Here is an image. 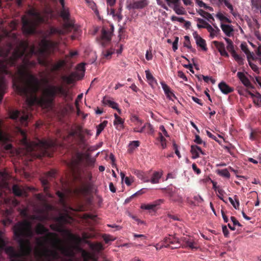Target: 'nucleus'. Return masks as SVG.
Here are the masks:
<instances>
[{"label":"nucleus","instance_id":"nucleus-2","mask_svg":"<svg viewBox=\"0 0 261 261\" xmlns=\"http://www.w3.org/2000/svg\"><path fill=\"white\" fill-rule=\"evenodd\" d=\"M21 134L24 137L23 141L26 145L27 152L32 157L31 160L44 156H51L57 145L55 141L51 140H38L36 142H28L24 133L22 132Z\"/></svg>","mask_w":261,"mask_h":261},{"label":"nucleus","instance_id":"nucleus-56","mask_svg":"<svg viewBox=\"0 0 261 261\" xmlns=\"http://www.w3.org/2000/svg\"><path fill=\"white\" fill-rule=\"evenodd\" d=\"M219 2L222 3L223 2L225 5L230 10H233L232 6L230 4V3L227 0H218Z\"/></svg>","mask_w":261,"mask_h":261},{"label":"nucleus","instance_id":"nucleus-52","mask_svg":"<svg viewBox=\"0 0 261 261\" xmlns=\"http://www.w3.org/2000/svg\"><path fill=\"white\" fill-rule=\"evenodd\" d=\"M217 17L221 20V21H224L225 22H230L229 19L226 17V16H224L222 14L218 13L217 15Z\"/></svg>","mask_w":261,"mask_h":261},{"label":"nucleus","instance_id":"nucleus-19","mask_svg":"<svg viewBox=\"0 0 261 261\" xmlns=\"http://www.w3.org/2000/svg\"><path fill=\"white\" fill-rule=\"evenodd\" d=\"M134 173L137 175L139 179H141L144 182H149L150 179L147 175V173L146 172L136 170L134 171Z\"/></svg>","mask_w":261,"mask_h":261},{"label":"nucleus","instance_id":"nucleus-23","mask_svg":"<svg viewBox=\"0 0 261 261\" xmlns=\"http://www.w3.org/2000/svg\"><path fill=\"white\" fill-rule=\"evenodd\" d=\"M45 93L48 97V99L49 100V102H52L53 98L57 95V92L55 89L54 88V86H51L49 89L46 90Z\"/></svg>","mask_w":261,"mask_h":261},{"label":"nucleus","instance_id":"nucleus-28","mask_svg":"<svg viewBox=\"0 0 261 261\" xmlns=\"http://www.w3.org/2000/svg\"><path fill=\"white\" fill-rule=\"evenodd\" d=\"M35 230L36 233L38 234H43L48 232V229L41 223L37 225Z\"/></svg>","mask_w":261,"mask_h":261},{"label":"nucleus","instance_id":"nucleus-3","mask_svg":"<svg viewBox=\"0 0 261 261\" xmlns=\"http://www.w3.org/2000/svg\"><path fill=\"white\" fill-rule=\"evenodd\" d=\"M28 13L32 17V18H28L26 16L21 17L22 23V30L23 33L27 35L34 34L36 33V28L38 25L43 22L44 19L40 12L34 8H30Z\"/></svg>","mask_w":261,"mask_h":261},{"label":"nucleus","instance_id":"nucleus-54","mask_svg":"<svg viewBox=\"0 0 261 261\" xmlns=\"http://www.w3.org/2000/svg\"><path fill=\"white\" fill-rule=\"evenodd\" d=\"M113 52L109 50H104L102 51L103 56L107 59L110 58Z\"/></svg>","mask_w":261,"mask_h":261},{"label":"nucleus","instance_id":"nucleus-7","mask_svg":"<svg viewBox=\"0 0 261 261\" xmlns=\"http://www.w3.org/2000/svg\"><path fill=\"white\" fill-rule=\"evenodd\" d=\"M111 31L109 30H106L105 28H102L101 30V36L99 38V43L103 47L107 46L111 41L112 33L114 30L113 25L111 27Z\"/></svg>","mask_w":261,"mask_h":261},{"label":"nucleus","instance_id":"nucleus-37","mask_svg":"<svg viewBox=\"0 0 261 261\" xmlns=\"http://www.w3.org/2000/svg\"><path fill=\"white\" fill-rule=\"evenodd\" d=\"M213 43L217 48L219 52L221 50H225V45L223 42H219L217 41H214L213 42Z\"/></svg>","mask_w":261,"mask_h":261},{"label":"nucleus","instance_id":"nucleus-14","mask_svg":"<svg viewBox=\"0 0 261 261\" xmlns=\"http://www.w3.org/2000/svg\"><path fill=\"white\" fill-rule=\"evenodd\" d=\"M218 87L221 91L225 94H228L233 91V88L229 86L224 82L220 83L218 85Z\"/></svg>","mask_w":261,"mask_h":261},{"label":"nucleus","instance_id":"nucleus-42","mask_svg":"<svg viewBox=\"0 0 261 261\" xmlns=\"http://www.w3.org/2000/svg\"><path fill=\"white\" fill-rule=\"evenodd\" d=\"M196 2L199 5V7H204L205 9H206L210 11H213V8L212 7L207 6L203 2L200 1L199 0H196Z\"/></svg>","mask_w":261,"mask_h":261},{"label":"nucleus","instance_id":"nucleus-20","mask_svg":"<svg viewBox=\"0 0 261 261\" xmlns=\"http://www.w3.org/2000/svg\"><path fill=\"white\" fill-rule=\"evenodd\" d=\"M115 120L114 125L116 126V128L121 129L123 128L124 120L120 117L117 114H114Z\"/></svg>","mask_w":261,"mask_h":261},{"label":"nucleus","instance_id":"nucleus-18","mask_svg":"<svg viewBox=\"0 0 261 261\" xmlns=\"http://www.w3.org/2000/svg\"><path fill=\"white\" fill-rule=\"evenodd\" d=\"M237 76L242 83L247 87H251V84L249 79L245 75L244 73L242 72H238Z\"/></svg>","mask_w":261,"mask_h":261},{"label":"nucleus","instance_id":"nucleus-40","mask_svg":"<svg viewBox=\"0 0 261 261\" xmlns=\"http://www.w3.org/2000/svg\"><path fill=\"white\" fill-rule=\"evenodd\" d=\"M218 173L223 177L229 178L230 173L227 169H224L222 170H219L218 171Z\"/></svg>","mask_w":261,"mask_h":261},{"label":"nucleus","instance_id":"nucleus-13","mask_svg":"<svg viewBox=\"0 0 261 261\" xmlns=\"http://www.w3.org/2000/svg\"><path fill=\"white\" fill-rule=\"evenodd\" d=\"M164 201V200L163 199H158L151 204H142L141 206V208L144 210H154L157 206L160 205L161 204L163 203Z\"/></svg>","mask_w":261,"mask_h":261},{"label":"nucleus","instance_id":"nucleus-11","mask_svg":"<svg viewBox=\"0 0 261 261\" xmlns=\"http://www.w3.org/2000/svg\"><path fill=\"white\" fill-rule=\"evenodd\" d=\"M227 50L231 53L232 56L234 58V60L238 62L239 65H242L244 64V59L243 58L238 55L234 49L233 44H228L227 46Z\"/></svg>","mask_w":261,"mask_h":261},{"label":"nucleus","instance_id":"nucleus-39","mask_svg":"<svg viewBox=\"0 0 261 261\" xmlns=\"http://www.w3.org/2000/svg\"><path fill=\"white\" fill-rule=\"evenodd\" d=\"M77 129L79 130V133H78V135L77 137L79 139L80 142L84 144L85 142V136L81 133L82 131V127L81 126H78Z\"/></svg>","mask_w":261,"mask_h":261},{"label":"nucleus","instance_id":"nucleus-50","mask_svg":"<svg viewBox=\"0 0 261 261\" xmlns=\"http://www.w3.org/2000/svg\"><path fill=\"white\" fill-rule=\"evenodd\" d=\"M95 162V160L94 159H92L89 157H88L86 159L87 165L89 167H93L94 165Z\"/></svg>","mask_w":261,"mask_h":261},{"label":"nucleus","instance_id":"nucleus-29","mask_svg":"<svg viewBox=\"0 0 261 261\" xmlns=\"http://www.w3.org/2000/svg\"><path fill=\"white\" fill-rule=\"evenodd\" d=\"M195 41H196V43L197 45V46L201 47L203 50L206 51L207 50V48L206 47V41L204 39H203V38H202L201 37Z\"/></svg>","mask_w":261,"mask_h":261},{"label":"nucleus","instance_id":"nucleus-33","mask_svg":"<svg viewBox=\"0 0 261 261\" xmlns=\"http://www.w3.org/2000/svg\"><path fill=\"white\" fill-rule=\"evenodd\" d=\"M162 176V174L160 173L159 172H154L152 176L150 179V182L152 184H157L159 183V180Z\"/></svg>","mask_w":261,"mask_h":261},{"label":"nucleus","instance_id":"nucleus-4","mask_svg":"<svg viewBox=\"0 0 261 261\" xmlns=\"http://www.w3.org/2000/svg\"><path fill=\"white\" fill-rule=\"evenodd\" d=\"M60 14L64 21L63 29H59L57 28L50 27L48 30L49 36L55 34L58 35H63L65 33L70 32L74 29V24L72 21L69 19V12L67 9L65 8V6L64 7H62Z\"/></svg>","mask_w":261,"mask_h":261},{"label":"nucleus","instance_id":"nucleus-17","mask_svg":"<svg viewBox=\"0 0 261 261\" xmlns=\"http://www.w3.org/2000/svg\"><path fill=\"white\" fill-rule=\"evenodd\" d=\"M191 152L192 154L193 159H197L199 156V153L200 152L201 154H204L201 148L197 145H191Z\"/></svg>","mask_w":261,"mask_h":261},{"label":"nucleus","instance_id":"nucleus-12","mask_svg":"<svg viewBox=\"0 0 261 261\" xmlns=\"http://www.w3.org/2000/svg\"><path fill=\"white\" fill-rule=\"evenodd\" d=\"M12 191L13 194L16 196L20 197L23 196L27 197L28 196L27 191L17 185H14L13 186Z\"/></svg>","mask_w":261,"mask_h":261},{"label":"nucleus","instance_id":"nucleus-36","mask_svg":"<svg viewBox=\"0 0 261 261\" xmlns=\"http://www.w3.org/2000/svg\"><path fill=\"white\" fill-rule=\"evenodd\" d=\"M198 13L201 16L207 19L208 21H210L211 19L214 20V17L211 14L203 10H199Z\"/></svg>","mask_w":261,"mask_h":261},{"label":"nucleus","instance_id":"nucleus-44","mask_svg":"<svg viewBox=\"0 0 261 261\" xmlns=\"http://www.w3.org/2000/svg\"><path fill=\"white\" fill-rule=\"evenodd\" d=\"M228 199H229V202L231 203V204L234 207V208H235L236 209H238L239 208V200L238 199H236V198L234 199L236 202H234L233 201V199L232 198H231V197H229Z\"/></svg>","mask_w":261,"mask_h":261},{"label":"nucleus","instance_id":"nucleus-1","mask_svg":"<svg viewBox=\"0 0 261 261\" xmlns=\"http://www.w3.org/2000/svg\"><path fill=\"white\" fill-rule=\"evenodd\" d=\"M16 45L12 52L13 45L9 44L0 47V102L5 93V81L3 73L7 74V66H17L18 78L13 82V87L19 94L26 98L30 106L37 103L41 107H46L50 103L49 100L43 97L38 98L37 93L41 87L39 79L33 74L30 69L34 67L37 63L46 66L47 61L45 55L53 51L57 45L55 41L45 39L41 40L39 48L34 45L30 46L27 40H20L13 34Z\"/></svg>","mask_w":261,"mask_h":261},{"label":"nucleus","instance_id":"nucleus-51","mask_svg":"<svg viewBox=\"0 0 261 261\" xmlns=\"http://www.w3.org/2000/svg\"><path fill=\"white\" fill-rule=\"evenodd\" d=\"M249 65L251 69L255 72L259 73V69L256 65L249 61Z\"/></svg>","mask_w":261,"mask_h":261},{"label":"nucleus","instance_id":"nucleus-22","mask_svg":"<svg viewBox=\"0 0 261 261\" xmlns=\"http://www.w3.org/2000/svg\"><path fill=\"white\" fill-rule=\"evenodd\" d=\"M221 28L225 34L228 37H230L233 31L232 27L228 24L221 23Z\"/></svg>","mask_w":261,"mask_h":261},{"label":"nucleus","instance_id":"nucleus-30","mask_svg":"<svg viewBox=\"0 0 261 261\" xmlns=\"http://www.w3.org/2000/svg\"><path fill=\"white\" fill-rule=\"evenodd\" d=\"M175 245V244H178L179 245L178 246H171V249H176L180 247V239H179L178 238L176 237L175 236H172L171 238V241H170V245Z\"/></svg>","mask_w":261,"mask_h":261},{"label":"nucleus","instance_id":"nucleus-63","mask_svg":"<svg viewBox=\"0 0 261 261\" xmlns=\"http://www.w3.org/2000/svg\"><path fill=\"white\" fill-rule=\"evenodd\" d=\"M230 219H231V221L232 222L233 225H234V226L238 225L239 226H242L241 223L237 220V219L234 217L231 216L230 217Z\"/></svg>","mask_w":261,"mask_h":261},{"label":"nucleus","instance_id":"nucleus-57","mask_svg":"<svg viewBox=\"0 0 261 261\" xmlns=\"http://www.w3.org/2000/svg\"><path fill=\"white\" fill-rule=\"evenodd\" d=\"M83 93L79 94L77 96V97L75 100V105L76 108V109H78L79 110V101L82 99V98H83Z\"/></svg>","mask_w":261,"mask_h":261},{"label":"nucleus","instance_id":"nucleus-35","mask_svg":"<svg viewBox=\"0 0 261 261\" xmlns=\"http://www.w3.org/2000/svg\"><path fill=\"white\" fill-rule=\"evenodd\" d=\"M108 121L107 120L103 121L102 122L97 125L96 126V136H98L101 132L103 130L105 127L107 126Z\"/></svg>","mask_w":261,"mask_h":261},{"label":"nucleus","instance_id":"nucleus-10","mask_svg":"<svg viewBox=\"0 0 261 261\" xmlns=\"http://www.w3.org/2000/svg\"><path fill=\"white\" fill-rule=\"evenodd\" d=\"M180 247L182 248L189 247L191 249H197V247L195 246V242L191 238L185 237L180 239Z\"/></svg>","mask_w":261,"mask_h":261},{"label":"nucleus","instance_id":"nucleus-49","mask_svg":"<svg viewBox=\"0 0 261 261\" xmlns=\"http://www.w3.org/2000/svg\"><path fill=\"white\" fill-rule=\"evenodd\" d=\"M169 7L172 5H178L180 3V0H165Z\"/></svg>","mask_w":261,"mask_h":261},{"label":"nucleus","instance_id":"nucleus-62","mask_svg":"<svg viewBox=\"0 0 261 261\" xmlns=\"http://www.w3.org/2000/svg\"><path fill=\"white\" fill-rule=\"evenodd\" d=\"M77 55V51L70 50L69 54L66 56V58H71Z\"/></svg>","mask_w":261,"mask_h":261},{"label":"nucleus","instance_id":"nucleus-53","mask_svg":"<svg viewBox=\"0 0 261 261\" xmlns=\"http://www.w3.org/2000/svg\"><path fill=\"white\" fill-rule=\"evenodd\" d=\"M123 18V15L120 12L117 11H115V18L114 19H117L118 22H120L122 20Z\"/></svg>","mask_w":261,"mask_h":261},{"label":"nucleus","instance_id":"nucleus-8","mask_svg":"<svg viewBox=\"0 0 261 261\" xmlns=\"http://www.w3.org/2000/svg\"><path fill=\"white\" fill-rule=\"evenodd\" d=\"M92 190V185L88 184L82 186L80 188H76L73 190V194L77 197L81 196H85L89 194Z\"/></svg>","mask_w":261,"mask_h":261},{"label":"nucleus","instance_id":"nucleus-24","mask_svg":"<svg viewBox=\"0 0 261 261\" xmlns=\"http://www.w3.org/2000/svg\"><path fill=\"white\" fill-rule=\"evenodd\" d=\"M76 76L77 75L75 72H72L69 76H63L62 79L68 84H70L74 82L75 79L76 77Z\"/></svg>","mask_w":261,"mask_h":261},{"label":"nucleus","instance_id":"nucleus-64","mask_svg":"<svg viewBox=\"0 0 261 261\" xmlns=\"http://www.w3.org/2000/svg\"><path fill=\"white\" fill-rule=\"evenodd\" d=\"M140 145V142L139 141H133L130 142L129 145L132 148H136L138 147Z\"/></svg>","mask_w":261,"mask_h":261},{"label":"nucleus","instance_id":"nucleus-27","mask_svg":"<svg viewBox=\"0 0 261 261\" xmlns=\"http://www.w3.org/2000/svg\"><path fill=\"white\" fill-rule=\"evenodd\" d=\"M45 255L47 257H51L53 259H58L59 257L58 253L55 250L46 249Z\"/></svg>","mask_w":261,"mask_h":261},{"label":"nucleus","instance_id":"nucleus-16","mask_svg":"<svg viewBox=\"0 0 261 261\" xmlns=\"http://www.w3.org/2000/svg\"><path fill=\"white\" fill-rule=\"evenodd\" d=\"M20 214L23 218H28L29 217L32 220H41V217L40 216L31 215V216H29V214H28V210L27 208H24L20 210Z\"/></svg>","mask_w":261,"mask_h":261},{"label":"nucleus","instance_id":"nucleus-26","mask_svg":"<svg viewBox=\"0 0 261 261\" xmlns=\"http://www.w3.org/2000/svg\"><path fill=\"white\" fill-rule=\"evenodd\" d=\"M51 238L54 242L56 245H58L60 243V240L56 237V234L53 232H48L46 236L44 237V239L46 241L48 240Z\"/></svg>","mask_w":261,"mask_h":261},{"label":"nucleus","instance_id":"nucleus-58","mask_svg":"<svg viewBox=\"0 0 261 261\" xmlns=\"http://www.w3.org/2000/svg\"><path fill=\"white\" fill-rule=\"evenodd\" d=\"M251 3L253 6L257 8L261 7V0H251Z\"/></svg>","mask_w":261,"mask_h":261},{"label":"nucleus","instance_id":"nucleus-55","mask_svg":"<svg viewBox=\"0 0 261 261\" xmlns=\"http://www.w3.org/2000/svg\"><path fill=\"white\" fill-rule=\"evenodd\" d=\"M241 48L245 53V54L250 53V51L246 43H242L241 44Z\"/></svg>","mask_w":261,"mask_h":261},{"label":"nucleus","instance_id":"nucleus-21","mask_svg":"<svg viewBox=\"0 0 261 261\" xmlns=\"http://www.w3.org/2000/svg\"><path fill=\"white\" fill-rule=\"evenodd\" d=\"M102 101H103V103L104 105H108L110 107H111L114 109L117 110L119 113H121L120 109H119L118 108V105L117 103H116L115 102L112 101L109 99L106 98H105L103 99Z\"/></svg>","mask_w":261,"mask_h":261},{"label":"nucleus","instance_id":"nucleus-25","mask_svg":"<svg viewBox=\"0 0 261 261\" xmlns=\"http://www.w3.org/2000/svg\"><path fill=\"white\" fill-rule=\"evenodd\" d=\"M147 5V3L146 0H140L135 2L132 5L133 9H142Z\"/></svg>","mask_w":261,"mask_h":261},{"label":"nucleus","instance_id":"nucleus-46","mask_svg":"<svg viewBox=\"0 0 261 261\" xmlns=\"http://www.w3.org/2000/svg\"><path fill=\"white\" fill-rule=\"evenodd\" d=\"M56 194L60 198V202L62 203H64L65 202V195L64 193L60 191H57Z\"/></svg>","mask_w":261,"mask_h":261},{"label":"nucleus","instance_id":"nucleus-38","mask_svg":"<svg viewBox=\"0 0 261 261\" xmlns=\"http://www.w3.org/2000/svg\"><path fill=\"white\" fill-rule=\"evenodd\" d=\"M171 238V235H169L168 237H166L164 239V240L162 242V243L164 244V247L171 248V246H170Z\"/></svg>","mask_w":261,"mask_h":261},{"label":"nucleus","instance_id":"nucleus-45","mask_svg":"<svg viewBox=\"0 0 261 261\" xmlns=\"http://www.w3.org/2000/svg\"><path fill=\"white\" fill-rule=\"evenodd\" d=\"M173 6V9L175 11L176 13L178 15H182L184 14V10L179 8V4L178 5H172Z\"/></svg>","mask_w":261,"mask_h":261},{"label":"nucleus","instance_id":"nucleus-31","mask_svg":"<svg viewBox=\"0 0 261 261\" xmlns=\"http://www.w3.org/2000/svg\"><path fill=\"white\" fill-rule=\"evenodd\" d=\"M89 246L91 249L96 251H100L103 249V245L101 243H91Z\"/></svg>","mask_w":261,"mask_h":261},{"label":"nucleus","instance_id":"nucleus-5","mask_svg":"<svg viewBox=\"0 0 261 261\" xmlns=\"http://www.w3.org/2000/svg\"><path fill=\"white\" fill-rule=\"evenodd\" d=\"M29 116L30 114L28 112H20L18 110L10 112V117L12 119L16 120L18 119L20 123L25 126L28 125Z\"/></svg>","mask_w":261,"mask_h":261},{"label":"nucleus","instance_id":"nucleus-43","mask_svg":"<svg viewBox=\"0 0 261 261\" xmlns=\"http://www.w3.org/2000/svg\"><path fill=\"white\" fill-rule=\"evenodd\" d=\"M161 85H162L163 89L164 90L165 94L166 95H169L168 94L169 93L170 94V91H171L169 87L167 84H166L164 82H161Z\"/></svg>","mask_w":261,"mask_h":261},{"label":"nucleus","instance_id":"nucleus-15","mask_svg":"<svg viewBox=\"0 0 261 261\" xmlns=\"http://www.w3.org/2000/svg\"><path fill=\"white\" fill-rule=\"evenodd\" d=\"M66 64V61L64 60H60L57 63L50 64V71L51 72L57 71L60 70Z\"/></svg>","mask_w":261,"mask_h":261},{"label":"nucleus","instance_id":"nucleus-41","mask_svg":"<svg viewBox=\"0 0 261 261\" xmlns=\"http://www.w3.org/2000/svg\"><path fill=\"white\" fill-rule=\"evenodd\" d=\"M159 141L161 142V146L163 149L165 148L166 147V139L164 138V137L163 136L162 134L161 133H159Z\"/></svg>","mask_w":261,"mask_h":261},{"label":"nucleus","instance_id":"nucleus-34","mask_svg":"<svg viewBox=\"0 0 261 261\" xmlns=\"http://www.w3.org/2000/svg\"><path fill=\"white\" fill-rule=\"evenodd\" d=\"M184 38H185V42L184 43V46L185 47H186L188 48L191 49V50L192 52L195 53L196 51V50H195V49L193 48L192 47V45L191 44V42L190 40V37L188 36H185L184 37Z\"/></svg>","mask_w":261,"mask_h":261},{"label":"nucleus","instance_id":"nucleus-6","mask_svg":"<svg viewBox=\"0 0 261 261\" xmlns=\"http://www.w3.org/2000/svg\"><path fill=\"white\" fill-rule=\"evenodd\" d=\"M197 21L198 22L202 23L204 25H201L197 24V26L198 29L205 28L207 31L210 33V37L213 38L215 36H217L220 32V29L216 25L214 27L216 29H214L209 23L201 18H197Z\"/></svg>","mask_w":261,"mask_h":261},{"label":"nucleus","instance_id":"nucleus-61","mask_svg":"<svg viewBox=\"0 0 261 261\" xmlns=\"http://www.w3.org/2000/svg\"><path fill=\"white\" fill-rule=\"evenodd\" d=\"M82 254L84 258V261H88L90 257V254L85 250H83Z\"/></svg>","mask_w":261,"mask_h":261},{"label":"nucleus","instance_id":"nucleus-59","mask_svg":"<svg viewBox=\"0 0 261 261\" xmlns=\"http://www.w3.org/2000/svg\"><path fill=\"white\" fill-rule=\"evenodd\" d=\"M173 147L174 150H175V154L177 155L178 158H180L181 155H180V152L178 149V145L175 142H173Z\"/></svg>","mask_w":261,"mask_h":261},{"label":"nucleus","instance_id":"nucleus-9","mask_svg":"<svg viewBox=\"0 0 261 261\" xmlns=\"http://www.w3.org/2000/svg\"><path fill=\"white\" fill-rule=\"evenodd\" d=\"M54 88L55 89L57 92V95L63 97L66 102L72 99V96L71 94H69V91L64 89L62 86H54Z\"/></svg>","mask_w":261,"mask_h":261},{"label":"nucleus","instance_id":"nucleus-32","mask_svg":"<svg viewBox=\"0 0 261 261\" xmlns=\"http://www.w3.org/2000/svg\"><path fill=\"white\" fill-rule=\"evenodd\" d=\"M146 77L147 80L149 81V83L152 86H153L154 84H156V81L151 73L148 70L145 71Z\"/></svg>","mask_w":261,"mask_h":261},{"label":"nucleus","instance_id":"nucleus-48","mask_svg":"<svg viewBox=\"0 0 261 261\" xmlns=\"http://www.w3.org/2000/svg\"><path fill=\"white\" fill-rule=\"evenodd\" d=\"M41 183L44 187V190L45 192H47L48 190V180L47 179H42L41 180Z\"/></svg>","mask_w":261,"mask_h":261},{"label":"nucleus","instance_id":"nucleus-60","mask_svg":"<svg viewBox=\"0 0 261 261\" xmlns=\"http://www.w3.org/2000/svg\"><path fill=\"white\" fill-rule=\"evenodd\" d=\"M18 22L17 20H13L10 23V27L12 29V30H16Z\"/></svg>","mask_w":261,"mask_h":261},{"label":"nucleus","instance_id":"nucleus-47","mask_svg":"<svg viewBox=\"0 0 261 261\" xmlns=\"http://www.w3.org/2000/svg\"><path fill=\"white\" fill-rule=\"evenodd\" d=\"M131 120L132 122L135 123L136 125H141L143 121L142 120H140L137 116H133Z\"/></svg>","mask_w":261,"mask_h":261}]
</instances>
